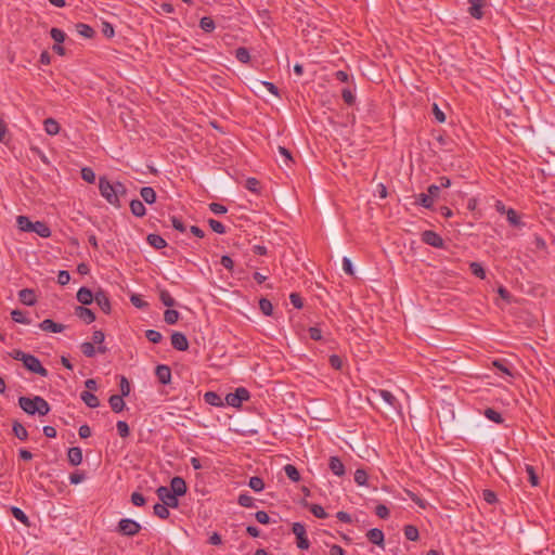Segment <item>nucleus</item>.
<instances>
[{"label": "nucleus", "instance_id": "ddd939ff", "mask_svg": "<svg viewBox=\"0 0 555 555\" xmlns=\"http://www.w3.org/2000/svg\"><path fill=\"white\" fill-rule=\"evenodd\" d=\"M75 315L78 317L86 324H90L95 320L94 312L91 309L83 306H77L75 308Z\"/></svg>", "mask_w": 555, "mask_h": 555}, {"label": "nucleus", "instance_id": "1a4fd4ad", "mask_svg": "<svg viewBox=\"0 0 555 555\" xmlns=\"http://www.w3.org/2000/svg\"><path fill=\"white\" fill-rule=\"evenodd\" d=\"M39 396H35L33 398L29 397H20L18 405L20 408L29 415H35L37 413V403Z\"/></svg>", "mask_w": 555, "mask_h": 555}, {"label": "nucleus", "instance_id": "052dcab7", "mask_svg": "<svg viewBox=\"0 0 555 555\" xmlns=\"http://www.w3.org/2000/svg\"><path fill=\"white\" fill-rule=\"evenodd\" d=\"M208 224L214 232H216L218 234L225 233V227L220 221H218L216 219H209Z\"/></svg>", "mask_w": 555, "mask_h": 555}, {"label": "nucleus", "instance_id": "09e8293b", "mask_svg": "<svg viewBox=\"0 0 555 555\" xmlns=\"http://www.w3.org/2000/svg\"><path fill=\"white\" fill-rule=\"evenodd\" d=\"M11 318L16 323H21V324H29L30 323V320L27 319L24 315V312L18 310V309H15V310L11 311Z\"/></svg>", "mask_w": 555, "mask_h": 555}, {"label": "nucleus", "instance_id": "c756f323", "mask_svg": "<svg viewBox=\"0 0 555 555\" xmlns=\"http://www.w3.org/2000/svg\"><path fill=\"white\" fill-rule=\"evenodd\" d=\"M140 195L146 204H153L156 201V192L151 186H143L140 190Z\"/></svg>", "mask_w": 555, "mask_h": 555}, {"label": "nucleus", "instance_id": "c03bdc74", "mask_svg": "<svg viewBox=\"0 0 555 555\" xmlns=\"http://www.w3.org/2000/svg\"><path fill=\"white\" fill-rule=\"evenodd\" d=\"M11 513H12L13 517L15 519H17L18 521H21L22 524H24L26 526L29 525V519H28L27 515L20 507L12 506Z\"/></svg>", "mask_w": 555, "mask_h": 555}, {"label": "nucleus", "instance_id": "c9c22d12", "mask_svg": "<svg viewBox=\"0 0 555 555\" xmlns=\"http://www.w3.org/2000/svg\"><path fill=\"white\" fill-rule=\"evenodd\" d=\"M199 27L205 33H211L215 30L216 24H215V21L210 16H204L199 21Z\"/></svg>", "mask_w": 555, "mask_h": 555}, {"label": "nucleus", "instance_id": "4d7b16f0", "mask_svg": "<svg viewBox=\"0 0 555 555\" xmlns=\"http://www.w3.org/2000/svg\"><path fill=\"white\" fill-rule=\"evenodd\" d=\"M116 428H117L118 435L121 438H126L130 434L129 425L125 421H118L116 424Z\"/></svg>", "mask_w": 555, "mask_h": 555}, {"label": "nucleus", "instance_id": "7ed1b4c3", "mask_svg": "<svg viewBox=\"0 0 555 555\" xmlns=\"http://www.w3.org/2000/svg\"><path fill=\"white\" fill-rule=\"evenodd\" d=\"M249 398H250L249 391L244 387H240V388H236V390L234 392H230L225 396V402L230 406L238 408V406H241L243 401H247Z\"/></svg>", "mask_w": 555, "mask_h": 555}, {"label": "nucleus", "instance_id": "72a5a7b5", "mask_svg": "<svg viewBox=\"0 0 555 555\" xmlns=\"http://www.w3.org/2000/svg\"><path fill=\"white\" fill-rule=\"evenodd\" d=\"M483 415L489 420L496 424H502L504 422V418L502 417L501 413L495 411L492 408H488L485 410Z\"/></svg>", "mask_w": 555, "mask_h": 555}, {"label": "nucleus", "instance_id": "a18cd8bd", "mask_svg": "<svg viewBox=\"0 0 555 555\" xmlns=\"http://www.w3.org/2000/svg\"><path fill=\"white\" fill-rule=\"evenodd\" d=\"M248 486L256 492H260L264 489V481L258 476H254L249 479Z\"/></svg>", "mask_w": 555, "mask_h": 555}, {"label": "nucleus", "instance_id": "4468645a", "mask_svg": "<svg viewBox=\"0 0 555 555\" xmlns=\"http://www.w3.org/2000/svg\"><path fill=\"white\" fill-rule=\"evenodd\" d=\"M81 352L88 357L92 358L94 357L95 352L99 353H105L107 351V348L105 346H99L96 349L94 347L93 343L85 341L80 345Z\"/></svg>", "mask_w": 555, "mask_h": 555}, {"label": "nucleus", "instance_id": "20e7f679", "mask_svg": "<svg viewBox=\"0 0 555 555\" xmlns=\"http://www.w3.org/2000/svg\"><path fill=\"white\" fill-rule=\"evenodd\" d=\"M156 494L163 504L171 508H177L179 505L178 496L170 491L168 487L160 486L156 490Z\"/></svg>", "mask_w": 555, "mask_h": 555}, {"label": "nucleus", "instance_id": "0e129e2a", "mask_svg": "<svg viewBox=\"0 0 555 555\" xmlns=\"http://www.w3.org/2000/svg\"><path fill=\"white\" fill-rule=\"evenodd\" d=\"M209 209L215 215H224L228 211V208L224 205L219 204V203H210Z\"/></svg>", "mask_w": 555, "mask_h": 555}, {"label": "nucleus", "instance_id": "a211bd4d", "mask_svg": "<svg viewBox=\"0 0 555 555\" xmlns=\"http://www.w3.org/2000/svg\"><path fill=\"white\" fill-rule=\"evenodd\" d=\"M39 327L43 331V332H52V333H61L64 331L65 326L61 323H56L54 322L53 320L51 319H46L43 320L40 324H39Z\"/></svg>", "mask_w": 555, "mask_h": 555}, {"label": "nucleus", "instance_id": "79ce46f5", "mask_svg": "<svg viewBox=\"0 0 555 555\" xmlns=\"http://www.w3.org/2000/svg\"><path fill=\"white\" fill-rule=\"evenodd\" d=\"M284 472L286 474V476L292 480V481H299L300 480V473L298 472V469L292 465V464H287L284 466Z\"/></svg>", "mask_w": 555, "mask_h": 555}, {"label": "nucleus", "instance_id": "f704fd0d", "mask_svg": "<svg viewBox=\"0 0 555 555\" xmlns=\"http://www.w3.org/2000/svg\"><path fill=\"white\" fill-rule=\"evenodd\" d=\"M278 151L283 158V165L289 168L292 164H294V158L292 156L291 151L284 146H279Z\"/></svg>", "mask_w": 555, "mask_h": 555}, {"label": "nucleus", "instance_id": "ea45409f", "mask_svg": "<svg viewBox=\"0 0 555 555\" xmlns=\"http://www.w3.org/2000/svg\"><path fill=\"white\" fill-rule=\"evenodd\" d=\"M180 318V313L173 309H167L164 313V321L169 324H176Z\"/></svg>", "mask_w": 555, "mask_h": 555}, {"label": "nucleus", "instance_id": "37998d69", "mask_svg": "<svg viewBox=\"0 0 555 555\" xmlns=\"http://www.w3.org/2000/svg\"><path fill=\"white\" fill-rule=\"evenodd\" d=\"M415 204L421 205L424 208L430 209L433 208L434 201L428 194L421 193L417 195Z\"/></svg>", "mask_w": 555, "mask_h": 555}, {"label": "nucleus", "instance_id": "49530a36", "mask_svg": "<svg viewBox=\"0 0 555 555\" xmlns=\"http://www.w3.org/2000/svg\"><path fill=\"white\" fill-rule=\"evenodd\" d=\"M159 299L166 307H173L176 305V300L172 298L170 293L166 289H162L159 292Z\"/></svg>", "mask_w": 555, "mask_h": 555}, {"label": "nucleus", "instance_id": "cd10ccee", "mask_svg": "<svg viewBox=\"0 0 555 555\" xmlns=\"http://www.w3.org/2000/svg\"><path fill=\"white\" fill-rule=\"evenodd\" d=\"M44 130L49 135H56L60 132V124L54 118H47L43 121Z\"/></svg>", "mask_w": 555, "mask_h": 555}, {"label": "nucleus", "instance_id": "6e6552de", "mask_svg": "<svg viewBox=\"0 0 555 555\" xmlns=\"http://www.w3.org/2000/svg\"><path fill=\"white\" fill-rule=\"evenodd\" d=\"M94 301L100 309L105 313L109 314L112 310L111 300L107 293L103 289H98L94 294Z\"/></svg>", "mask_w": 555, "mask_h": 555}, {"label": "nucleus", "instance_id": "393cba45", "mask_svg": "<svg viewBox=\"0 0 555 555\" xmlns=\"http://www.w3.org/2000/svg\"><path fill=\"white\" fill-rule=\"evenodd\" d=\"M146 241L155 249H162L167 246V242L158 234H149Z\"/></svg>", "mask_w": 555, "mask_h": 555}, {"label": "nucleus", "instance_id": "774afa93", "mask_svg": "<svg viewBox=\"0 0 555 555\" xmlns=\"http://www.w3.org/2000/svg\"><path fill=\"white\" fill-rule=\"evenodd\" d=\"M375 514L382 519H387L389 517V509L386 505L378 504L375 507Z\"/></svg>", "mask_w": 555, "mask_h": 555}, {"label": "nucleus", "instance_id": "f03ea898", "mask_svg": "<svg viewBox=\"0 0 555 555\" xmlns=\"http://www.w3.org/2000/svg\"><path fill=\"white\" fill-rule=\"evenodd\" d=\"M141 530V525L130 518H122L117 525V532L125 537H133Z\"/></svg>", "mask_w": 555, "mask_h": 555}, {"label": "nucleus", "instance_id": "58836bf2", "mask_svg": "<svg viewBox=\"0 0 555 555\" xmlns=\"http://www.w3.org/2000/svg\"><path fill=\"white\" fill-rule=\"evenodd\" d=\"M404 537L410 541H417L420 538L418 529L413 525L404 526Z\"/></svg>", "mask_w": 555, "mask_h": 555}, {"label": "nucleus", "instance_id": "7c9ffc66", "mask_svg": "<svg viewBox=\"0 0 555 555\" xmlns=\"http://www.w3.org/2000/svg\"><path fill=\"white\" fill-rule=\"evenodd\" d=\"M16 222L18 229L24 232H31L35 223L26 216H18Z\"/></svg>", "mask_w": 555, "mask_h": 555}, {"label": "nucleus", "instance_id": "473e14b6", "mask_svg": "<svg viewBox=\"0 0 555 555\" xmlns=\"http://www.w3.org/2000/svg\"><path fill=\"white\" fill-rule=\"evenodd\" d=\"M204 400L206 403L214 405V406L222 405V400H221L220 396L215 391H207L204 395Z\"/></svg>", "mask_w": 555, "mask_h": 555}, {"label": "nucleus", "instance_id": "0eeeda50", "mask_svg": "<svg viewBox=\"0 0 555 555\" xmlns=\"http://www.w3.org/2000/svg\"><path fill=\"white\" fill-rule=\"evenodd\" d=\"M422 241L433 247L441 248L443 247V238L435 231L426 230L422 233Z\"/></svg>", "mask_w": 555, "mask_h": 555}, {"label": "nucleus", "instance_id": "2eb2a0df", "mask_svg": "<svg viewBox=\"0 0 555 555\" xmlns=\"http://www.w3.org/2000/svg\"><path fill=\"white\" fill-rule=\"evenodd\" d=\"M18 299L26 306H34L37 302V297L31 288H23L18 292Z\"/></svg>", "mask_w": 555, "mask_h": 555}, {"label": "nucleus", "instance_id": "de8ad7c7", "mask_svg": "<svg viewBox=\"0 0 555 555\" xmlns=\"http://www.w3.org/2000/svg\"><path fill=\"white\" fill-rule=\"evenodd\" d=\"M237 503L243 507H254V498L247 493H241L237 498Z\"/></svg>", "mask_w": 555, "mask_h": 555}, {"label": "nucleus", "instance_id": "3c124183", "mask_svg": "<svg viewBox=\"0 0 555 555\" xmlns=\"http://www.w3.org/2000/svg\"><path fill=\"white\" fill-rule=\"evenodd\" d=\"M259 309L261 310V312L264 314V315H271L272 312H273V306L271 304V301L267 298H261L259 300Z\"/></svg>", "mask_w": 555, "mask_h": 555}, {"label": "nucleus", "instance_id": "f257e3e1", "mask_svg": "<svg viewBox=\"0 0 555 555\" xmlns=\"http://www.w3.org/2000/svg\"><path fill=\"white\" fill-rule=\"evenodd\" d=\"M99 190L101 195L114 207L120 208L121 203L120 199L116 197V191L114 188V182H111L106 177H100L99 179Z\"/></svg>", "mask_w": 555, "mask_h": 555}, {"label": "nucleus", "instance_id": "a878e982", "mask_svg": "<svg viewBox=\"0 0 555 555\" xmlns=\"http://www.w3.org/2000/svg\"><path fill=\"white\" fill-rule=\"evenodd\" d=\"M130 210L135 217H144L146 214V209L144 204L140 199H132L130 202Z\"/></svg>", "mask_w": 555, "mask_h": 555}, {"label": "nucleus", "instance_id": "bf43d9fd", "mask_svg": "<svg viewBox=\"0 0 555 555\" xmlns=\"http://www.w3.org/2000/svg\"><path fill=\"white\" fill-rule=\"evenodd\" d=\"M354 481L359 486H364L367 481V473L362 468H358L354 473Z\"/></svg>", "mask_w": 555, "mask_h": 555}, {"label": "nucleus", "instance_id": "39448f33", "mask_svg": "<svg viewBox=\"0 0 555 555\" xmlns=\"http://www.w3.org/2000/svg\"><path fill=\"white\" fill-rule=\"evenodd\" d=\"M292 531L296 535V545L300 550H308L310 546V542L306 534V527L301 522H294L292 526Z\"/></svg>", "mask_w": 555, "mask_h": 555}, {"label": "nucleus", "instance_id": "69168bd1", "mask_svg": "<svg viewBox=\"0 0 555 555\" xmlns=\"http://www.w3.org/2000/svg\"><path fill=\"white\" fill-rule=\"evenodd\" d=\"M483 500L489 504H494L498 502V496L494 491L486 489L482 492Z\"/></svg>", "mask_w": 555, "mask_h": 555}, {"label": "nucleus", "instance_id": "338daca9", "mask_svg": "<svg viewBox=\"0 0 555 555\" xmlns=\"http://www.w3.org/2000/svg\"><path fill=\"white\" fill-rule=\"evenodd\" d=\"M146 500L140 492H133L131 494V503L135 506H143L145 504Z\"/></svg>", "mask_w": 555, "mask_h": 555}, {"label": "nucleus", "instance_id": "f8f14e48", "mask_svg": "<svg viewBox=\"0 0 555 555\" xmlns=\"http://www.w3.org/2000/svg\"><path fill=\"white\" fill-rule=\"evenodd\" d=\"M170 491L173 492L177 496H182L186 493L188 487L182 477H173L170 481Z\"/></svg>", "mask_w": 555, "mask_h": 555}, {"label": "nucleus", "instance_id": "8fccbe9b", "mask_svg": "<svg viewBox=\"0 0 555 555\" xmlns=\"http://www.w3.org/2000/svg\"><path fill=\"white\" fill-rule=\"evenodd\" d=\"M526 472L528 474V480L532 487L539 486V477L535 473V469L532 465H526Z\"/></svg>", "mask_w": 555, "mask_h": 555}, {"label": "nucleus", "instance_id": "4be33fe9", "mask_svg": "<svg viewBox=\"0 0 555 555\" xmlns=\"http://www.w3.org/2000/svg\"><path fill=\"white\" fill-rule=\"evenodd\" d=\"M378 395L392 409L398 410L400 408V403L397 398L389 390L379 389Z\"/></svg>", "mask_w": 555, "mask_h": 555}, {"label": "nucleus", "instance_id": "13d9d810", "mask_svg": "<svg viewBox=\"0 0 555 555\" xmlns=\"http://www.w3.org/2000/svg\"><path fill=\"white\" fill-rule=\"evenodd\" d=\"M506 218L507 221L514 227H518L521 224L518 214L516 212V210L512 208L507 210Z\"/></svg>", "mask_w": 555, "mask_h": 555}, {"label": "nucleus", "instance_id": "9d476101", "mask_svg": "<svg viewBox=\"0 0 555 555\" xmlns=\"http://www.w3.org/2000/svg\"><path fill=\"white\" fill-rule=\"evenodd\" d=\"M171 346L179 351H185L189 349V340L186 336L181 332H173L171 334Z\"/></svg>", "mask_w": 555, "mask_h": 555}, {"label": "nucleus", "instance_id": "dca6fc26", "mask_svg": "<svg viewBox=\"0 0 555 555\" xmlns=\"http://www.w3.org/2000/svg\"><path fill=\"white\" fill-rule=\"evenodd\" d=\"M77 300L83 305L88 306L94 301V294L88 287H80L77 292Z\"/></svg>", "mask_w": 555, "mask_h": 555}, {"label": "nucleus", "instance_id": "6e6d98bb", "mask_svg": "<svg viewBox=\"0 0 555 555\" xmlns=\"http://www.w3.org/2000/svg\"><path fill=\"white\" fill-rule=\"evenodd\" d=\"M50 35L52 37V39L56 42V43H62L64 42L65 38H66V34L60 29V28H55L53 27L51 30H50Z\"/></svg>", "mask_w": 555, "mask_h": 555}, {"label": "nucleus", "instance_id": "864d4df0", "mask_svg": "<svg viewBox=\"0 0 555 555\" xmlns=\"http://www.w3.org/2000/svg\"><path fill=\"white\" fill-rule=\"evenodd\" d=\"M469 268H470L472 273L475 276H477L481 280L486 279V271L479 262H472L469 264Z\"/></svg>", "mask_w": 555, "mask_h": 555}, {"label": "nucleus", "instance_id": "aec40b11", "mask_svg": "<svg viewBox=\"0 0 555 555\" xmlns=\"http://www.w3.org/2000/svg\"><path fill=\"white\" fill-rule=\"evenodd\" d=\"M470 7L468 8L469 14L477 20H480L483 16L482 5L483 0H467Z\"/></svg>", "mask_w": 555, "mask_h": 555}, {"label": "nucleus", "instance_id": "2f4dec72", "mask_svg": "<svg viewBox=\"0 0 555 555\" xmlns=\"http://www.w3.org/2000/svg\"><path fill=\"white\" fill-rule=\"evenodd\" d=\"M77 33L85 38H92L95 34L94 29L85 23H78L76 25Z\"/></svg>", "mask_w": 555, "mask_h": 555}, {"label": "nucleus", "instance_id": "4c0bfd02", "mask_svg": "<svg viewBox=\"0 0 555 555\" xmlns=\"http://www.w3.org/2000/svg\"><path fill=\"white\" fill-rule=\"evenodd\" d=\"M169 506H166L165 504H160V503H156L153 507V511H154V514L162 518V519H167L170 515L169 513Z\"/></svg>", "mask_w": 555, "mask_h": 555}, {"label": "nucleus", "instance_id": "f3484780", "mask_svg": "<svg viewBox=\"0 0 555 555\" xmlns=\"http://www.w3.org/2000/svg\"><path fill=\"white\" fill-rule=\"evenodd\" d=\"M369 541L377 546H384L385 535L378 528L370 529L366 533Z\"/></svg>", "mask_w": 555, "mask_h": 555}, {"label": "nucleus", "instance_id": "c85d7f7f", "mask_svg": "<svg viewBox=\"0 0 555 555\" xmlns=\"http://www.w3.org/2000/svg\"><path fill=\"white\" fill-rule=\"evenodd\" d=\"M12 431L14 436L20 440L24 441L28 438L27 429L18 421H14L12 423Z\"/></svg>", "mask_w": 555, "mask_h": 555}, {"label": "nucleus", "instance_id": "423d86ee", "mask_svg": "<svg viewBox=\"0 0 555 555\" xmlns=\"http://www.w3.org/2000/svg\"><path fill=\"white\" fill-rule=\"evenodd\" d=\"M23 364L28 371H30L31 373L38 374L42 377H47L49 374L48 370L44 366H42L40 360L33 354H28L25 358Z\"/></svg>", "mask_w": 555, "mask_h": 555}, {"label": "nucleus", "instance_id": "e433bc0d", "mask_svg": "<svg viewBox=\"0 0 555 555\" xmlns=\"http://www.w3.org/2000/svg\"><path fill=\"white\" fill-rule=\"evenodd\" d=\"M36 403H37V413L36 414H39L40 416H44L50 412V410H51L50 404L42 397L39 396Z\"/></svg>", "mask_w": 555, "mask_h": 555}, {"label": "nucleus", "instance_id": "603ef678", "mask_svg": "<svg viewBox=\"0 0 555 555\" xmlns=\"http://www.w3.org/2000/svg\"><path fill=\"white\" fill-rule=\"evenodd\" d=\"M309 509L312 513V515L317 518L325 519L328 516L324 508L319 504H311L309 506Z\"/></svg>", "mask_w": 555, "mask_h": 555}, {"label": "nucleus", "instance_id": "412c9836", "mask_svg": "<svg viewBox=\"0 0 555 555\" xmlns=\"http://www.w3.org/2000/svg\"><path fill=\"white\" fill-rule=\"evenodd\" d=\"M68 462L73 466H78L82 462V451L78 447H73L68 449L67 452Z\"/></svg>", "mask_w": 555, "mask_h": 555}, {"label": "nucleus", "instance_id": "6ab92c4d", "mask_svg": "<svg viewBox=\"0 0 555 555\" xmlns=\"http://www.w3.org/2000/svg\"><path fill=\"white\" fill-rule=\"evenodd\" d=\"M328 466L334 475L338 477L345 475V465L338 456H331L328 461Z\"/></svg>", "mask_w": 555, "mask_h": 555}, {"label": "nucleus", "instance_id": "bb28decb", "mask_svg": "<svg viewBox=\"0 0 555 555\" xmlns=\"http://www.w3.org/2000/svg\"><path fill=\"white\" fill-rule=\"evenodd\" d=\"M31 232L37 233L40 237H43V238H47L51 235L50 228L47 225V223H44L42 221H36L34 223Z\"/></svg>", "mask_w": 555, "mask_h": 555}, {"label": "nucleus", "instance_id": "680f3d73", "mask_svg": "<svg viewBox=\"0 0 555 555\" xmlns=\"http://www.w3.org/2000/svg\"><path fill=\"white\" fill-rule=\"evenodd\" d=\"M81 178L88 183H93L95 181V173L91 168L85 167L81 169Z\"/></svg>", "mask_w": 555, "mask_h": 555}, {"label": "nucleus", "instance_id": "9b49d317", "mask_svg": "<svg viewBox=\"0 0 555 555\" xmlns=\"http://www.w3.org/2000/svg\"><path fill=\"white\" fill-rule=\"evenodd\" d=\"M155 375L163 385H168L171 382V370L166 364H158L155 369Z\"/></svg>", "mask_w": 555, "mask_h": 555}, {"label": "nucleus", "instance_id": "5701e85b", "mask_svg": "<svg viewBox=\"0 0 555 555\" xmlns=\"http://www.w3.org/2000/svg\"><path fill=\"white\" fill-rule=\"evenodd\" d=\"M108 403H109L111 409L115 413L121 412L125 409V406H126V403L124 401V397L119 396V395H112L109 397V399H108Z\"/></svg>", "mask_w": 555, "mask_h": 555}, {"label": "nucleus", "instance_id": "a19ab883", "mask_svg": "<svg viewBox=\"0 0 555 555\" xmlns=\"http://www.w3.org/2000/svg\"><path fill=\"white\" fill-rule=\"evenodd\" d=\"M235 57L241 63L247 64L250 61V54L247 48L240 47L235 50Z\"/></svg>", "mask_w": 555, "mask_h": 555}, {"label": "nucleus", "instance_id": "b1692460", "mask_svg": "<svg viewBox=\"0 0 555 555\" xmlns=\"http://www.w3.org/2000/svg\"><path fill=\"white\" fill-rule=\"evenodd\" d=\"M80 399L85 402L86 405H88L89 408H98L100 405V400L99 398L93 395L91 391H82L80 393Z\"/></svg>", "mask_w": 555, "mask_h": 555}, {"label": "nucleus", "instance_id": "e2e57ef3", "mask_svg": "<svg viewBox=\"0 0 555 555\" xmlns=\"http://www.w3.org/2000/svg\"><path fill=\"white\" fill-rule=\"evenodd\" d=\"M119 388H120V395L119 396H122V397L129 396V393H130V384H129V380L125 376L120 377Z\"/></svg>", "mask_w": 555, "mask_h": 555}, {"label": "nucleus", "instance_id": "5fc2aeb1", "mask_svg": "<svg viewBox=\"0 0 555 555\" xmlns=\"http://www.w3.org/2000/svg\"><path fill=\"white\" fill-rule=\"evenodd\" d=\"M145 337L147 338L149 341L153 344H158L163 339V335L160 334V332L156 330H147L145 332Z\"/></svg>", "mask_w": 555, "mask_h": 555}]
</instances>
